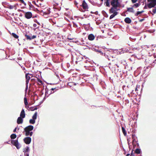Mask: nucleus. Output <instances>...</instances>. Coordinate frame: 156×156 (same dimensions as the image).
Returning a JSON list of instances; mask_svg holds the SVG:
<instances>
[{
    "instance_id": "1",
    "label": "nucleus",
    "mask_w": 156,
    "mask_h": 156,
    "mask_svg": "<svg viewBox=\"0 0 156 156\" xmlns=\"http://www.w3.org/2000/svg\"><path fill=\"white\" fill-rule=\"evenodd\" d=\"M147 2L145 3L144 9H147L148 8L151 9L156 6V1L155 0H147Z\"/></svg>"
},
{
    "instance_id": "2",
    "label": "nucleus",
    "mask_w": 156,
    "mask_h": 156,
    "mask_svg": "<svg viewBox=\"0 0 156 156\" xmlns=\"http://www.w3.org/2000/svg\"><path fill=\"white\" fill-rule=\"evenodd\" d=\"M26 30V33H24V34L27 40L32 41L36 38L37 36L36 35H32V34H29L28 31H27V30Z\"/></svg>"
},
{
    "instance_id": "3",
    "label": "nucleus",
    "mask_w": 156,
    "mask_h": 156,
    "mask_svg": "<svg viewBox=\"0 0 156 156\" xmlns=\"http://www.w3.org/2000/svg\"><path fill=\"white\" fill-rule=\"evenodd\" d=\"M37 112H36L32 116V119H30L29 122L30 124H34L36 122V120L37 118Z\"/></svg>"
},
{
    "instance_id": "4",
    "label": "nucleus",
    "mask_w": 156,
    "mask_h": 156,
    "mask_svg": "<svg viewBox=\"0 0 156 156\" xmlns=\"http://www.w3.org/2000/svg\"><path fill=\"white\" fill-rule=\"evenodd\" d=\"M30 151V147L28 146L23 148V152L24 153V156H29Z\"/></svg>"
},
{
    "instance_id": "5",
    "label": "nucleus",
    "mask_w": 156,
    "mask_h": 156,
    "mask_svg": "<svg viewBox=\"0 0 156 156\" xmlns=\"http://www.w3.org/2000/svg\"><path fill=\"white\" fill-rule=\"evenodd\" d=\"M23 141L26 144H29L31 142V138L30 137L27 136L23 139Z\"/></svg>"
},
{
    "instance_id": "6",
    "label": "nucleus",
    "mask_w": 156,
    "mask_h": 156,
    "mask_svg": "<svg viewBox=\"0 0 156 156\" xmlns=\"http://www.w3.org/2000/svg\"><path fill=\"white\" fill-rule=\"evenodd\" d=\"M34 128V127L33 126L29 125L24 128L23 131H30L33 130Z\"/></svg>"
},
{
    "instance_id": "7",
    "label": "nucleus",
    "mask_w": 156,
    "mask_h": 156,
    "mask_svg": "<svg viewBox=\"0 0 156 156\" xmlns=\"http://www.w3.org/2000/svg\"><path fill=\"white\" fill-rule=\"evenodd\" d=\"M24 13L25 17L27 19H30L32 17V14L30 12H25Z\"/></svg>"
},
{
    "instance_id": "8",
    "label": "nucleus",
    "mask_w": 156,
    "mask_h": 156,
    "mask_svg": "<svg viewBox=\"0 0 156 156\" xmlns=\"http://www.w3.org/2000/svg\"><path fill=\"white\" fill-rule=\"evenodd\" d=\"M43 40L39 39H35V40L32 42V44H34L39 45L41 44Z\"/></svg>"
},
{
    "instance_id": "9",
    "label": "nucleus",
    "mask_w": 156,
    "mask_h": 156,
    "mask_svg": "<svg viewBox=\"0 0 156 156\" xmlns=\"http://www.w3.org/2000/svg\"><path fill=\"white\" fill-rule=\"evenodd\" d=\"M109 12L110 14L113 13V14L116 16L118 14V12L114 9L113 7H111L109 10Z\"/></svg>"
},
{
    "instance_id": "10",
    "label": "nucleus",
    "mask_w": 156,
    "mask_h": 156,
    "mask_svg": "<svg viewBox=\"0 0 156 156\" xmlns=\"http://www.w3.org/2000/svg\"><path fill=\"white\" fill-rule=\"evenodd\" d=\"M81 6H82L83 7V8L84 9H88L87 4L85 0H83L82 1V4Z\"/></svg>"
},
{
    "instance_id": "11",
    "label": "nucleus",
    "mask_w": 156,
    "mask_h": 156,
    "mask_svg": "<svg viewBox=\"0 0 156 156\" xmlns=\"http://www.w3.org/2000/svg\"><path fill=\"white\" fill-rule=\"evenodd\" d=\"M24 103L25 105V107L28 110L30 108L29 106L28 105V102L27 100L26 97H24Z\"/></svg>"
},
{
    "instance_id": "12",
    "label": "nucleus",
    "mask_w": 156,
    "mask_h": 156,
    "mask_svg": "<svg viewBox=\"0 0 156 156\" xmlns=\"http://www.w3.org/2000/svg\"><path fill=\"white\" fill-rule=\"evenodd\" d=\"M104 5L108 7H110L111 5L110 0H104Z\"/></svg>"
},
{
    "instance_id": "13",
    "label": "nucleus",
    "mask_w": 156,
    "mask_h": 156,
    "mask_svg": "<svg viewBox=\"0 0 156 156\" xmlns=\"http://www.w3.org/2000/svg\"><path fill=\"white\" fill-rule=\"evenodd\" d=\"M23 119L21 117H19L17 120V123L18 124H22L23 122Z\"/></svg>"
},
{
    "instance_id": "14",
    "label": "nucleus",
    "mask_w": 156,
    "mask_h": 156,
    "mask_svg": "<svg viewBox=\"0 0 156 156\" xmlns=\"http://www.w3.org/2000/svg\"><path fill=\"white\" fill-rule=\"evenodd\" d=\"M25 115L26 114L25 113L24 109L23 108L21 112L20 113V116L19 117H21V118H24L25 117Z\"/></svg>"
},
{
    "instance_id": "15",
    "label": "nucleus",
    "mask_w": 156,
    "mask_h": 156,
    "mask_svg": "<svg viewBox=\"0 0 156 156\" xmlns=\"http://www.w3.org/2000/svg\"><path fill=\"white\" fill-rule=\"evenodd\" d=\"M117 1L116 0H111V5L112 6L111 7H114L116 6V3Z\"/></svg>"
},
{
    "instance_id": "16",
    "label": "nucleus",
    "mask_w": 156,
    "mask_h": 156,
    "mask_svg": "<svg viewBox=\"0 0 156 156\" xmlns=\"http://www.w3.org/2000/svg\"><path fill=\"white\" fill-rule=\"evenodd\" d=\"M7 30L9 32V33L13 37H14V38H15L16 39H17L18 41H19V39L18 38L19 37V36L18 35H17L15 33H11V32H10V31L9 30Z\"/></svg>"
},
{
    "instance_id": "17",
    "label": "nucleus",
    "mask_w": 156,
    "mask_h": 156,
    "mask_svg": "<svg viewBox=\"0 0 156 156\" xmlns=\"http://www.w3.org/2000/svg\"><path fill=\"white\" fill-rule=\"evenodd\" d=\"M95 37L92 34H90L88 36V39L90 41H92L94 40L95 39Z\"/></svg>"
},
{
    "instance_id": "18",
    "label": "nucleus",
    "mask_w": 156,
    "mask_h": 156,
    "mask_svg": "<svg viewBox=\"0 0 156 156\" xmlns=\"http://www.w3.org/2000/svg\"><path fill=\"white\" fill-rule=\"evenodd\" d=\"M124 21L126 23L129 24L131 23L132 20L129 17H127L125 19Z\"/></svg>"
},
{
    "instance_id": "19",
    "label": "nucleus",
    "mask_w": 156,
    "mask_h": 156,
    "mask_svg": "<svg viewBox=\"0 0 156 156\" xmlns=\"http://www.w3.org/2000/svg\"><path fill=\"white\" fill-rule=\"evenodd\" d=\"M100 84L101 86L103 89H106V85L104 82L101 81L100 83Z\"/></svg>"
},
{
    "instance_id": "20",
    "label": "nucleus",
    "mask_w": 156,
    "mask_h": 156,
    "mask_svg": "<svg viewBox=\"0 0 156 156\" xmlns=\"http://www.w3.org/2000/svg\"><path fill=\"white\" fill-rule=\"evenodd\" d=\"M19 137H18L17 139L15 140H11V143L12 144H16L19 143L18 140Z\"/></svg>"
},
{
    "instance_id": "21",
    "label": "nucleus",
    "mask_w": 156,
    "mask_h": 156,
    "mask_svg": "<svg viewBox=\"0 0 156 156\" xmlns=\"http://www.w3.org/2000/svg\"><path fill=\"white\" fill-rule=\"evenodd\" d=\"M127 11H128L129 12H132L133 13H134V11L133 10V7H127Z\"/></svg>"
},
{
    "instance_id": "22",
    "label": "nucleus",
    "mask_w": 156,
    "mask_h": 156,
    "mask_svg": "<svg viewBox=\"0 0 156 156\" xmlns=\"http://www.w3.org/2000/svg\"><path fill=\"white\" fill-rule=\"evenodd\" d=\"M135 152L137 154H140L141 153L142 151L140 148H136L135 150Z\"/></svg>"
},
{
    "instance_id": "23",
    "label": "nucleus",
    "mask_w": 156,
    "mask_h": 156,
    "mask_svg": "<svg viewBox=\"0 0 156 156\" xmlns=\"http://www.w3.org/2000/svg\"><path fill=\"white\" fill-rule=\"evenodd\" d=\"M141 3L140 2H139L138 3H136L135 4L133 5L132 6V7H135V8H137L139 7Z\"/></svg>"
},
{
    "instance_id": "24",
    "label": "nucleus",
    "mask_w": 156,
    "mask_h": 156,
    "mask_svg": "<svg viewBox=\"0 0 156 156\" xmlns=\"http://www.w3.org/2000/svg\"><path fill=\"white\" fill-rule=\"evenodd\" d=\"M10 138L11 140L15 139L17 137L16 134L15 133H13L10 135Z\"/></svg>"
},
{
    "instance_id": "25",
    "label": "nucleus",
    "mask_w": 156,
    "mask_h": 156,
    "mask_svg": "<svg viewBox=\"0 0 156 156\" xmlns=\"http://www.w3.org/2000/svg\"><path fill=\"white\" fill-rule=\"evenodd\" d=\"M30 74V73H27L25 74V78L26 79H28V80H30V76H29Z\"/></svg>"
},
{
    "instance_id": "26",
    "label": "nucleus",
    "mask_w": 156,
    "mask_h": 156,
    "mask_svg": "<svg viewBox=\"0 0 156 156\" xmlns=\"http://www.w3.org/2000/svg\"><path fill=\"white\" fill-rule=\"evenodd\" d=\"M144 12V10H142L141 11H137L136 13L135 14V16H137L139 15L140 14H141L142 13Z\"/></svg>"
},
{
    "instance_id": "27",
    "label": "nucleus",
    "mask_w": 156,
    "mask_h": 156,
    "mask_svg": "<svg viewBox=\"0 0 156 156\" xmlns=\"http://www.w3.org/2000/svg\"><path fill=\"white\" fill-rule=\"evenodd\" d=\"M102 13L103 15L105 17L107 18L108 17V15L106 12L104 10L102 11Z\"/></svg>"
},
{
    "instance_id": "28",
    "label": "nucleus",
    "mask_w": 156,
    "mask_h": 156,
    "mask_svg": "<svg viewBox=\"0 0 156 156\" xmlns=\"http://www.w3.org/2000/svg\"><path fill=\"white\" fill-rule=\"evenodd\" d=\"M13 145H14L18 149H19L21 147V146H20V144L19 143L14 144Z\"/></svg>"
},
{
    "instance_id": "29",
    "label": "nucleus",
    "mask_w": 156,
    "mask_h": 156,
    "mask_svg": "<svg viewBox=\"0 0 156 156\" xmlns=\"http://www.w3.org/2000/svg\"><path fill=\"white\" fill-rule=\"evenodd\" d=\"M129 39L131 41H135L136 38L135 36H133V37H129Z\"/></svg>"
},
{
    "instance_id": "30",
    "label": "nucleus",
    "mask_w": 156,
    "mask_h": 156,
    "mask_svg": "<svg viewBox=\"0 0 156 156\" xmlns=\"http://www.w3.org/2000/svg\"><path fill=\"white\" fill-rule=\"evenodd\" d=\"M28 88V86H26V88L25 90V97H26L27 90Z\"/></svg>"
},
{
    "instance_id": "31",
    "label": "nucleus",
    "mask_w": 156,
    "mask_h": 156,
    "mask_svg": "<svg viewBox=\"0 0 156 156\" xmlns=\"http://www.w3.org/2000/svg\"><path fill=\"white\" fill-rule=\"evenodd\" d=\"M122 2V1H118L117 2L116 6H118L119 8H120V5H121V2Z\"/></svg>"
},
{
    "instance_id": "32",
    "label": "nucleus",
    "mask_w": 156,
    "mask_h": 156,
    "mask_svg": "<svg viewBox=\"0 0 156 156\" xmlns=\"http://www.w3.org/2000/svg\"><path fill=\"white\" fill-rule=\"evenodd\" d=\"M24 132L25 133V135L26 136H30V131H23V133H24Z\"/></svg>"
},
{
    "instance_id": "33",
    "label": "nucleus",
    "mask_w": 156,
    "mask_h": 156,
    "mask_svg": "<svg viewBox=\"0 0 156 156\" xmlns=\"http://www.w3.org/2000/svg\"><path fill=\"white\" fill-rule=\"evenodd\" d=\"M155 30H146V32L149 33H154Z\"/></svg>"
},
{
    "instance_id": "34",
    "label": "nucleus",
    "mask_w": 156,
    "mask_h": 156,
    "mask_svg": "<svg viewBox=\"0 0 156 156\" xmlns=\"http://www.w3.org/2000/svg\"><path fill=\"white\" fill-rule=\"evenodd\" d=\"M34 77L37 78V82L40 83L41 84H43L44 83L43 82L42 80H41L39 78L37 77L36 76Z\"/></svg>"
},
{
    "instance_id": "35",
    "label": "nucleus",
    "mask_w": 156,
    "mask_h": 156,
    "mask_svg": "<svg viewBox=\"0 0 156 156\" xmlns=\"http://www.w3.org/2000/svg\"><path fill=\"white\" fill-rule=\"evenodd\" d=\"M153 9V10L152 11V15H153L154 14L156 13V6H155V7Z\"/></svg>"
},
{
    "instance_id": "36",
    "label": "nucleus",
    "mask_w": 156,
    "mask_h": 156,
    "mask_svg": "<svg viewBox=\"0 0 156 156\" xmlns=\"http://www.w3.org/2000/svg\"><path fill=\"white\" fill-rule=\"evenodd\" d=\"M90 27V24L89 23L87 25H86L84 26V29H90L89 27Z\"/></svg>"
},
{
    "instance_id": "37",
    "label": "nucleus",
    "mask_w": 156,
    "mask_h": 156,
    "mask_svg": "<svg viewBox=\"0 0 156 156\" xmlns=\"http://www.w3.org/2000/svg\"><path fill=\"white\" fill-rule=\"evenodd\" d=\"M8 6H9V7L8 8L10 9H13L14 7H15V6H13L9 4L8 5Z\"/></svg>"
},
{
    "instance_id": "38",
    "label": "nucleus",
    "mask_w": 156,
    "mask_h": 156,
    "mask_svg": "<svg viewBox=\"0 0 156 156\" xmlns=\"http://www.w3.org/2000/svg\"><path fill=\"white\" fill-rule=\"evenodd\" d=\"M71 35V34H69L68 36L67 39L69 40H72L74 39V38L73 37H72L71 38L70 37V36Z\"/></svg>"
},
{
    "instance_id": "39",
    "label": "nucleus",
    "mask_w": 156,
    "mask_h": 156,
    "mask_svg": "<svg viewBox=\"0 0 156 156\" xmlns=\"http://www.w3.org/2000/svg\"><path fill=\"white\" fill-rule=\"evenodd\" d=\"M127 141L128 142V146H131V145H130V143H129V142L130 141V138L129 137L127 138Z\"/></svg>"
},
{
    "instance_id": "40",
    "label": "nucleus",
    "mask_w": 156,
    "mask_h": 156,
    "mask_svg": "<svg viewBox=\"0 0 156 156\" xmlns=\"http://www.w3.org/2000/svg\"><path fill=\"white\" fill-rule=\"evenodd\" d=\"M119 7L118 6H116L113 7V8L117 12L118 11H119L120 10V9L119 8H118Z\"/></svg>"
},
{
    "instance_id": "41",
    "label": "nucleus",
    "mask_w": 156,
    "mask_h": 156,
    "mask_svg": "<svg viewBox=\"0 0 156 156\" xmlns=\"http://www.w3.org/2000/svg\"><path fill=\"white\" fill-rule=\"evenodd\" d=\"M122 132L123 133H126L127 132L126 131V130H125V128H124V127H123L122 126Z\"/></svg>"
},
{
    "instance_id": "42",
    "label": "nucleus",
    "mask_w": 156,
    "mask_h": 156,
    "mask_svg": "<svg viewBox=\"0 0 156 156\" xmlns=\"http://www.w3.org/2000/svg\"><path fill=\"white\" fill-rule=\"evenodd\" d=\"M86 69H88V70H91V71H94L95 70V68L94 67H93L92 66V67L90 68V69H87V68H86Z\"/></svg>"
},
{
    "instance_id": "43",
    "label": "nucleus",
    "mask_w": 156,
    "mask_h": 156,
    "mask_svg": "<svg viewBox=\"0 0 156 156\" xmlns=\"http://www.w3.org/2000/svg\"><path fill=\"white\" fill-rule=\"evenodd\" d=\"M115 16V15L113 14H112L110 16L109 19L111 20Z\"/></svg>"
},
{
    "instance_id": "44",
    "label": "nucleus",
    "mask_w": 156,
    "mask_h": 156,
    "mask_svg": "<svg viewBox=\"0 0 156 156\" xmlns=\"http://www.w3.org/2000/svg\"><path fill=\"white\" fill-rule=\"evenodd\" d=\"M99 50H99V49H97L94 47L92 49L93 51H94L95 52H99Z\"/></svg>"
},
{
    "instance_id": "45",
    "label": "nucleus",
    "mask_w": 156,
    "mask_h": 156,
    "mask_svg": "<svg viewBox=\"0 0 156 156\" xmlns=\"http://www.w3.org/2000/svg\"><path fill=\"white\" fill-rule=\"evenodd\" d=\"M29 81L28 79H26V86H28Z\"/></svg>"
},
{
    "instance_id": "46",
    "label": "nucleus",
    "mask_w": 156,
    "mask_h": 156,
    "mask_svg": "<svg viewBox=\"0 0 156 156\" xmlns=\"http://www.w3.org/2000/svg\"><path fill=\"white\" fill-rule=\"evenodd\" d=\"M104 56H105V58H107L108 60H110L111 59L109 57H108V55H106L105 53L104 54Z\"/></svg>"
},
{
    "instance_id": "47",
    "label": "nucleus",
    "mask_w": 156,
    "mask_h": 156,
    "mask_svg": "<svg viewBox=\"0 0 156 156\" xmlns=\"http://www.w3.org/2000/svg\"><path fill=\"white\" fill-rule=\"evenodd\" d=\"M47 10H48V13H47L46 12H44V13L45 14H49L51 12H50V8H48V9H47Z\"/></svg>"
},
{
    "instance_id": "48",
    "label": "nucleus",
    "mask_w": 156,
    "mask_h": 156,
    "mask_svg": "<svg viewBox=\"0 0 156 156\" xmlns=\"http://www.w3.org/2000/svg\"><path fill=\"white\" fill-rule=\"evenodd\" d=\"M62 39L64 40L65 41H67L66 37L65 36H62Z\"/></svg>"
},
{
    "instance_id": "49",
    "label": "nucleus",
    "mask_w": 156,
    "mask_h": 156,
    "mask_svg": "<svg viewBox=\"0 0 156 156\" xmlns=\"http://www.w3.org/2000/svg\"><path fill=\"white\" fill-rule=\"evenodd\" d=\"M34 106H32V107H30L29 108V109L28 111H34V110H32V109H34Z\"/></svg>"
},
{
    "instance_id": "50",
    "label": "nucleus",
    "mask_w": 156,
    "mask_h": 156,
    "mask_svg": "<svg viewBox=\"0 0 156 156\" xmlns=\"http://www.w3.org/2000/svg\"><path fill=\"white\" fill-rule=\"evenodd\" d=\"M133 140L132 142V144H134V142L136 141L135 138H132Z\"/></svg>"
},
{
    "instance_id": "51",
    "label": "nucleus",
    "mask_w": 156,
    "mask_h": 156,
    "mask_svg": "<svg viewBox=\"0 0 156 156\" xmlns=\"http://www.w3.org/2000/svg\"><path fill=\"white\" fill-rule=\"evenodd\" d=\"M91 3L92 4V5H96L97 4H98V5H100V4H98L97 2H91Z\"/></svg>"
},
{
    "instance_id": "52",
    "label": "nucleus",
    "mask_w": 156,
    "mask_h": 156,
    "mask_svg": "<svg viewBox=\"0 0 156 156\" xmlns=\"http://www.w3.org/2000/svg\"><path fill=\"white\" fill-rule=\"evenodd\" d=\"M134 149H133L132 150V151L130 154V156H134L135 155L133 153V151H134Z\"/></svg>"
},
{
    "instance_id": "53",
    "label": "nucleus",
    "mask_w": 156,
    "mask_h": 156,
    "mask_svg": "<svg viewBox=\"0 0 156 156\" xmlns=\"http://www.w3.org/2000/svg\"><path fill=\"white\" fill-rule=\"evenodd\" d=\"M44 82L47 83L48 84H49V85H55L56 84H57L58 83H47V82L45 81L44 80Z\"/></svg>"
},
{
    "instance_id": "54",
    "label": "nucleus",
    "mask_w": 156,
    "mask_h": 156,
    "mask_svg": "<svg viewBox=\"0 0 156 156\" xmlns=\"http://www.w3.org/2000/svg\"><path fill=\"white\" fill-rule=\"evenodd\" d=\"M33 95L34 96V97L35 96H37V99L36 100H38V96L37 94H36L35 92H34L33 93Z\"/></svg>"
},
{
    "instance_id": "55",
    "label": "nucleus",
    "mask_w": 156,
    "mask_h": 156,
    "mask_svg": "<svg viewBox=\"0 0 156 156\" xmlns=\"http://www.w3.org/2000/svg\"><path fill=\"white\" fill-rule=\"evenodd\" d=\"M38 106V105H37L36 106H35L34 107V109H32V110H37L38 109V108L37 107V106Z\"/></svg>"
},
{
    "instance_id": "56",
    "label": "nucleus",
    "mask_w": 156,
    "mask_h": 156,
    "mask_svg": "<svg viewBox=\"0 0 156 156\" xmlns=\"http://www.w3.org/2000/svg\"><path fill=\"white\" fill-rule=\"evenodd\" d=\"M75 43H76L78 45H83V44H82L80 43L78 41H76V42H75Z\"/></svg>"
},
{
    "instance_id": "57",
    "label": "nucleus",
    "mask_w": 156,
    "mask_h": 156,
    "mask_svg": "<svg viewBox=\"0 0 156 156\" xmlns=\"http://www.w3.org/2000/svg\"><path fill=\"white\" fill-rule=\"evenodd\" d=\"M136 138L137 139V136H136L135 135V134H132V138Z\"/></svg>"
},
{
    "instance_id": "58",
    "label": "nucleus",
    "mask_w": 156,
    "mask_h": 156,
    "mask_svg": "<svg viewBox=\"0 0 156 156\" xmlns=\"http://www.w3.org/2000/svg\"><path fill=\"white\" fill-rule=\"evenodd\" d=\"M107 34L109 35H112V31H110L109 32H108Z\"/></svg>"
},
{
    "instance_id": "59",
    "label": "nucleus",
    "mask_w": 156,
    "mask_h": 156,
    "mask_svg": "<svg viewBox=\"0 0 156 156\" xmlns=\"http://www.w3.org/2000/svg\"><path fill=\"white\" fill-rule=\"evenodd\" d=\"M2 5L5 4V5H8L9 4V3L6 2H2Z\"/></svg>"
},
{
    "instance_id": "60",
    "label": "nucleus",
    "mask_w": 156,
    "mask_h": 156,
    "mask_svg": "<svg viewBox=\"0 0 156 156\" xmlns=\"http://www.w3.org/2000/svg\"><path fill=\"white\" fill-rule=\"evenodd\" d=\"M79 10L82 12H84L85 11V10H83L82 8H79Z\"/></svg>"
},
{
    "instance_id": "61",
    "label": "nucleus",
    "mask_w": 156,
    "mask_h": 156,
    "mask_svg": "<svg viewBox=\"0 0 156 156\" xmlns=\"http://www.w3.org/2000/svg\"><path fill=\"white\" fill-rule=\"evenodd\" d=\"M85 46H86L87 47V48L88 49H91V50H92V49L93 48V47H90L89 46H88L87 45H85Z\"/></svg>"
},
{
    "instance_id": "62",
    "label": "nucleus",
    "mask_w": 156,
    "mask_h": 156,
    "mask_svg": "<svg viewBox=\"0 0 156 156\" xmlns=\"http://www.w3.org/2000/svg\"><path fill=\"white\" fill-rule=\"evenodd\" d=\"M18 12H22L24 13H25V12L24 11V10H21V9H19L18 10Z\"/></svg>"
},
{
    "instance_id": "63",
    "label": "nucleus",
    "mask_w": 156,
    "mask_h": 156,
    "mask_svg": "<svg viewBox=\"0 0 156 156\" xmlns=\"http://www.w3.org/2000/svg\"><path fill=\"white\" fill-rule=\"evenodd\" d=\"M135 142L136 143V144L137 145V146L138 147H140V146H139V143H138V140H137L136 141V142Z\"/></svg>"
},
{
    "instance_id": "64",
    "label": "nucleus",
    "mask_w": 156,
    "mask_h": 156,
    "mask_svg": "<svg viewBox=\"0 0 156 156\" xmlns=\"http://www.w3.org/2000/svg\"><path fill=\"white\" fill-rule=\"evenodd\" d=\"M138 0H131L132 3H135Z\"/></svg>"
}]
</instances>
